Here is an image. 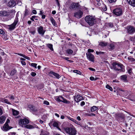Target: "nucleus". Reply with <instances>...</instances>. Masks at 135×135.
Wrapping results in <instances>:
<instances>
[{
	"label": "nucleus",
	"instance_id": "1",
	"mask_svg": "<svg viewBox=\"0 0 135 135\" xmlns=\"http://www.w3.org/2000/svg\"><path fill=\"white\" fill-rule=\"evenodd\" d=\"M15 12V11L13 10L1 11L0 16L2 17L4 20L8 21L13 17Z\"/></svg>",
	"mask_w": 135,
	"mask_h": 135
},
{
	"label": "nucleus",
	"instance_id": "2",
	"mask_svg": "<svg viewBox=\"0 0 135 135\" xmlns=\"http://www.w3.org/2000/svg\"><path fill=\"white\" fill-rule=\"evenodd\" d=\"M113 69L117 71L124 72L125 69L124 66L121 64L117 62H113L112 64Z\"/></svg>",
	"mask_w": 135,
	"mask_h": 135
},
{
	"label": "nucleus",
	"instance_id": "3",
	"mask_svg": "<svg viewBox=\"0 0 135 135\" xmlns=\"http://www.w3.org/2000/svg\"><path fill=\"white\" fill-rule=\"evenodd\" d=\"M85 20L90 25H93L96 22V18L92 16H89L86 17Z\"/></svg>",
	"mask_w": 135,
	"mask_h": 135
},
{
	"label": "nucleus",
	"instance_id": "4",
	"mask_svg": "<svg viewBox=\"0 0 135 135\" xmlns=\"http://www.w3.org/2000/svg\"><path fill=\"white\" fill-rule=\"evenodd\" d=\"M66 133L70 135H75L76 134V131L74 127H67L65 129Z\"/></svg>",
	"mask_w": 135,
	"mask_h": 135
},
{
	"label": "nucleus",
	"instance_id": "5",
	"mask_svg": "<svg viewBox=\"0 0 135 135\" xmlns=\"http://www.w3.org/2000/svg\"><path fill=\"white\" fill-rule=\"evenodd\" d=\"M113 13L117 16H121L123 13L122 9L120 7H117L113 10Z\"/></svg>",
	"mask_w": 135,
	"mask_h": 135
},
{
	"label": "nucleus",
	"instance_id": "6",
	"mask_svg": "<svg viewBox=\"0 0 135 135\" xmlns=\"http://www.w3.org/2000/svg\"><path fill=\"white\" fill-rule=\"evenodd\" d=\"M81 6L78 3H75L73 2L71 4L69 7V9L70 10H76L77 9H80Z\"/></svg>",
	"mask_w": 135,
	"mask_h": 135
},
{
	"label": "nucleus",
	"instance_id": "7",
	"mask_svg": "<svg viewBox=\"0 0 135 135\" xmlns=\"http://www.w3.org/2000/svg\"><path fill=\"white\" fill-rule=\"evenodd\" d=\"M29 120L28 119L26 118L24 119H20L19 124L20 126L22 127H24L25 126L28 124L29 123Z\"/></svg>",
	"mask_w": 135,
	"mask_h": 135
},
{
	"label": "nucleus",
	"instance_id": "8",
	"mask_svg": "<svg viewBox=\"0 0 135 135\" xmlns=\"http://www.w3.org/2000/svg\"><path fill=\"white\" fill-rule=\"evenodd\" d=\"M56 100L57 102H62L64 103L69 104L70 103L69 101H67L66 99L61 95L56 96Z\"/></svg>",
	"mask_w": 135,
	"mask_h": 135
},
{
	"label": "nucleus",
	"instance_id": "9",
	"mask_svg": "<svg viewBox=\"0 0 135 135\" xmlns=\"http://www.w3.org/2000/svg\"><path fill=\"white\" fill-rule=\"evenodd\" d=\"M127 32L129 34H133L135 33V27L133 26H129L127 27Z\"/></svg>",
	"mask_w": 135,
	"mask_h": 135
},
{
	"label": "nucleus",
	"instance_id": "10",
	"mask_svg": "<svg viewBox=\"0 0 135 135\" xmlns=\"http://www.w3.org/2000/svg\"><path fill=\"white\" fill-rule=\"evenodd\" d=\"M86 55L88 60L92 62H94L95 57L92 54L89 52H87Z\"/></svg>",
	"mask_w": 135,
	"mask_h": 135
},
{
	"label": "nucleus",
	"instance_id": "11",
	"mask_svg": "<svg viewBox=\"0 0 135 135\" xmlns=\"http://www.w3.org/2000/svg\"><path fill=\"white\" fill-rule=\"evenodd\" d=\"M28 108L30 109V111L33 114L35 115L36 112V111L37 108L35 106L31 105H28Z\"/></svg>",
	"mask_w": 135,
	"mask_h": 135
},
{
	"label": "nucleus",
	"instance_id": "12",
	"mask_svg": "<svg viewBox=\"0 0 135 135\" xmlns=\"http://www.w3.org/2000/svg\"><path fill=\"white\" fill-rule=\"evenodd\" d=\"M37 30L39 34L43 36L45 32V30L43 29V27L42 26H40L37 27Z\"/></svg>",
	"mask_w": 135,
	"mask_h": 135
},
{
	"label": "nucleus",
	"instance_id": "13",
	"mask_svg": "<svg viewBox=\"0 0 135 135\" xmlns=\"http://www.w3.org/2000/svg\"><path fill=\"white\" fill-rule=\"evenodd\" d=\"M49 75L52 77L56 78L57 79H59L60 78L61 76L58 74L55 73L53 71H50L49 73Z\"/></svg>",
	"mask_w": 135,
	"mask_h": 135
},
{
	"label": "nucleus",
	"instance_id": "14",
	"mask_svg": "<svg viewBox=\"0 0 135 135\" xmlns=\"http://www.w3.org/2000/svg\"><path fill=\"white\" fill-rule=\"evenodd\" d=\"M74 99L75 101L77 103H78L80 101L83 100V98L82 96L77 94L75 95Z\"/></svg>",
	"mask_w": 135,
	"mask_h": 135
},
{
	"label": "nucleus",
	"instance_id": "15",
	"mask_svg": "<svg viewBox=\"0 0 135 135\" xmlns=\"http://www.w3.org/2000/svg\"><path fill=\"white\" fill-rule=\"evenodd\" d=\"M83 14V12L81 11H79L75 13L74 16L75 17L77 18H80L82 17Z\"/></svg>",
	"mask_w": 135,
	"mask_h": 135
},
{
	"label": "nucleus",
	"instance_id": "16",
	"mask_svg": "<svg viewBox=\"0 0 135 135\" xmlns=\"http://www.w3.org/2000/svg\"><path fill=\"white\" fill-rule=\"evenodd\" d=\"M12 128L9 126L7 123H6L3 127L2 130L5 131H7Z\"/></svg>",
	"mask_w": 135,
	"mask_h": 135
},
{
	"label": "nucleus",
	"instance_id": "17",
	"mask_svg": "<svg viewBox=\"0 0 135 135\" xmlns=\"http://www.w3.org/2000/svg\"><path fill=\"white\" fill-rule=\"evenodd\" d=\"M36 111L35 115H37L42 114L44 111V109L41 108L40 109L37 108Z\"/></svg>",
	"mask_w": 135,
	"mask_h": 135
},
{
	"label": "nucleus",
	"instance_id": "18",
	"mask_svg": "<svg viewBox=\"0 0 135 135\" xmlns=\"http://www.w3.org/2000/svg\"><path fill=\"white\" fill-rule=\"evenodd\" d=\"M18 22L17 19L16 18V20H15L14 22L12 24L10 25L9 29L11 30H12L14 29Z\"/></svg>",
	"mask_w": 135,
	"mask_h": 135
},
{
	"label": "nucleus",
	"instance_id": "19",
	"mask_svg": "<svg viewBox=\"0 0 135 135\" xmlns=\"http://www.w3.org/2000/svg\"><path fill=\"white\" fill-rule=\"evenodd\" d=\"M8 4V6L10 7H13L15 6L16 2L13 0H11L9 2Z\"/></svg>",
	"mask_w": 135,
	"mask_h": 135
},
{
	"label": "nucleus",
	"instance_id": "20",
	"mask_svg": "<svg viewBox=\"0 0 135 135\" xmlns=\"http://www.w3.org/2000/svg\"><path fill=\"white\" fill-rule=\"evenodd\" d=\"M128 3L131 6L135 7V0H127Z\"/></svg>",
	"mask_w": 135,
	"mask_h": 135
},
{
	"label": "nucleus",
	"instance_id": "21",
	"mask_svg": "<svg viewBox=\"0 0 135 135\" xmlns=\"http://www.w3.org/2000/svg\"><path fill=\"white\" fill-rule=\"evenodd\" d=\"M52 125V123H49V125L50 126H51ZM52 125L54 127H55L57 128H58L59 124L57 122H54L52 124Z\"/></svg>",
	"mask_w": 135,
	"mask_h": 135
},
{
	"label": "nucleus",
	"instance_id": "22",
	"mask_svg": "<svg viewBox=\"0 0 135 135\" xmlns=\"http://www.w3.org/2000/svg\"><path fill=\"white\" fill-rule=\"evenodd\" d=\"M6 118V117L4 116H1L0 117V123L1 124L3 123L5 121Z\"/></svg>",
	"mask_w": 135,
	"mask_h": 135
},
{
	"label": "nucleus",
	"instance_id": "23",
	"mask_svg": "<svg viewBox=\"0 0 135 135\" xmlns=\"http://www.w3.org/2000/svg\"><path fill=\"white\" fill-rule=\"evenodd\" d=\"M1 100L2 102L5 103L7 104H11V103L8 101V100L7 99L5 98H3L1 99Z\"/></svg>",
	"mask_w": 135,
	"mask_h": 135
},
{
	"label": "nucleus",
	"instance_id": "24",
	"mask_svg": "<svg viewBox=\"0 0 135 135\" xmlns=\"http://www.w3.org/2000/svg\"><path fill=\"white\" fill-rule=\"evenodd\" d=\"M24 127L27 129H33L35 127L32 125H31L30 124L27 125V124H26L25 126Z\"/></svg>",
	"mask_w": 135,
	"mask_h": 135
},
{
	"label": "nucleus",
	"instance_id": "25",
	"mask_svg": "<svg viewBox=\"0 0 135 135\" xmlns=\"http://www.w3.org/2000/svg\"><path fill=\"white\" fill-rule=\"evenodd\" d=\"M67 118L68 119H70V120H71V121H73V122L77 124H79V122L78 121H77L76 120L73 119V118H71L70 117H67Z\"/></svg>",
	"mask_w": 135,
	"mask_h": 135
},
{
	"label": "nucleus",
	"instance_id": "26",
	"mask_svg": "<svg viewBox=\"0 0 135 135\" xmlns=\"http://www.w3.org/2000/svg\"><path fill=\"white\" fill-rule=\"evenodd\" d=\"M12 112L13 115L15 116H17L19 114V112L15 109H12Z\"/></svg>",
	"mask_w": 135,
	"mask_h": 135
},
{
	"label": "nucleus",
	"instance_id": "27",
	"mask_svg": "<svg viewBox=\"0 0 135 135\" xmlns=\"http://www.w3.org/2000/svg\"><path fill=\"white\" fill-rule=\"evenodd\" d=\"M107 42H101L99 43V45L103 47L107 45Z\"/></svg>",
	"mask_w": 135,
	"mask_h": 135
},
{
	"label": "nucleus",
	"instance_id": "28",
	"mask_svg": "<svg viewBox=\"0 0 135 135\" xmlns=\"http://www.w3.org/2000/svg\"><path fill=\"white\" fill-rule=\"evenodd\" d=\"M50 21L53 25L55 26H56L57 25L54 20V19L52 18H51L50 19Z\"/></svg>",
	"mask_w": 135,
	"mask_h": 135
},
{
	"label": "nucleus",
	"instance_id": "29",
	"mask_svg": "<svg viewBox=\"0 0 135 135\" xmlns=\"http://www.w3.org/2000/svg\"><path fill=\"white\" fill-rule=\"evenodd\" d=\"M98 109V107L96 106H94L91 107L90 110L91 112H93L97 110Z\"/></svg>",
	"mask_w": 135,
	"mask_h": 135
},
{
	"label": "nucleus",
	"instance_id": "30",
	"mask_svg": "<svg viewBox=\"0 0 135 135\" xmlns=\"http://www.w3.org/2000/svg\"><path fill=\"white\" fill-rule=\"evenodd\" d=\"M114 46L113 44H111L108 45V48L110 50H112L114 49Z\"/></svg>",
	"mask_w": 135,
	"mask_h": 135
},
{
	"label": "nucleus",
	"instance_id": "31",
	"mask_svg": "<svg viewBox=\"0 0 135 135\" xmlns=\"http://www.w3.org/2000/svg\"><path fill=\"white\" fill-rule=\"evenodd\" d=\"M106 26L110 28H111L113 27V25L112 23H106Z\"/></svg>",
	"mask_w": 135,
	"mask_h": 135
},
{
	"label": "nucleus",
	"instance_id": "32",
	"mask_svg": "<svg viewBox=\"0 0 135 135\" xmlns=\"http://www.w3.org/2000/svg\"><path fill=\"white\" fill-rule=\"evenodd\" d=\"M66 52L69 55H71L73 53V51L70 49H68L66 51Z\"/></svg>",
	"mask_w": 135,
	"mask_h": 135
},
{
	"label": "nucleus",
	"instance_id": "33",
	"mask_svg": "<svg viewBox=\"0 0 135 135\" xmlns=\"http://www.w3.org/2000/svg\"><path fill=\"white\" fill-rule=\"evenodd\" d=\"M6 98H8L11 100H13L14 99V97L13 96L9 95L8 96H7L6 97Z\"/></svg>",
	"mask_w": 135,
	"mask_h": 135
},
{
	"label": "nucleus",
	"instance_id": "34",
	"mask_svg": "<svg viewBox=\"0 0 135 135\" xmlns=\"http://www.w3.org/2000/svg\"><path fill=\"white\" fill-rule=\"evenodd\" d=\"M121 79L125 81L127 79V76L126 75H122L121 76Z\"/></svg>",
	"mask_w": 135,
	"mask_h": 135
},
{
	"label": "nucleus",
	"instance_id": "35",
	"mask_svg": "<svg viewBox=\"0 0 135 135\" xmlns=\"http://www.w3.org/2000/svg\"><path fill=\"white\" fill-rule=\"evenodd\" d=\"M102 9L104 11H106L107 10V7L104 4H103L102 6Z\"/></svg>",
	"mask_w": 135,
	"mask_h": 135
},
{
	"label": "nucleus",
	"instance_id": "36",
	"mask_svg": "<svg viewBox=\"0 0 135 135\" xmlns=\"http://www.w3.org/2000/svg\"><path fill=\"white\" fill-rule=\"evenodd\" d=\"M47 47L49 48L50 50L51 51H53V46L52 44H48L47 45Z\"/></svg>",
	"mask_w": 135,
	"mask_h": 135
},
{
	"label": "nucleus",
	"instance_id": "37",
	"mask_svg": "<svg viewBox=\"0 0 135 135\" xmlns=\"http://www.w3.org/2000/svg\"><path fill=\"white\" fill-rule=\"evenodd\" d=\"M30 14L29 11L27 9H26L25 11L24 15L25 16L28 15Z\"/></svg>",
	"mask_w": 135,
	"mask_h": 135
},
{
	"label": "nucleus",
	"instance_id": "38",
	"mask_svg": "<svg viewBox=\"0 0 135 135\" xmlns=\"http://www.w3.org/2000/svg\"><path fill=\"white\" fill-rule=\"evenodd\" d=\"M37 16H33L31 18V20L32 21H34V19L35 20H37Z\"/></svg>",
	"mask_w": 135,
	"mask_h": 135
},
{
	"label": "nucleus",
	"instance_id": "39",
	"mask_svg": "<svg viewBox=\"0 0 135 135\" xmlns=\"http://www.w3.org/2000/svg\"><path fill=\"white\" fill-rule=\"evenodd\" d=\"M73 72L74 73H77L79 75H81V73L78 70H75L73 71Z\"/></svg>",
	"mask_w": 135,
	"mask_h": 135
},
{
	"label": "nucleus",
	"instance_id": "40",
	"mask_svg": "<svg viewBox=\"0 0 135 135\" xmlns=\"http://www.w3.org/2000/svg\"><path fill=\"white\" fill-rule=\"evenodd\" d=\"M16 72V70L15 69L12 70L11 72L10 73V75L12 76L15 74Z\"/></svg>",
	"mask_w": 135,
	"mask_h": 135
},
{
	"label": "nucleus",
	"instance_id": "41",
	"mask_svg": "<svg viewBox=\"0 0 135 135\" xmlns=\"http://www.w3.org/2000/svg\"><path fill=\"white\" fill-rule=\"evenodd\" d=\"M106 87L107 88L109 89L110 91H112L113 90L112 88L108 84L107 85Z\"/></svg>",
	"mask_w": 135,
	"mask_h": 135
},
{
	"label": "nucleus",
	"instance_id": "42",
	"mask_svg": "<svg viewBox=\"0 0 135 135\" xmlns=\"http://www.w3.org/2000/svg\"><path fill=\"white\" fill-rule=\"evenodd\" d=\"M37 64L36 63H32L31 64V66L35 68H37Z\"/></svg>",
	"mask_w": 135,
	"mask_h": 135
},
{
	"label": "nucleus",
	"instance_id": "43",
	"mask_svg": "<svg viewBox=\"0 0 135 135\" xmlns=\"http://www.w3.org/2000/svg\"><path fill=\"white\" fill-rule=\"evenodd\" d=\"M64 58L66 60L68 61L70 63L72 62H73V61L69 60L68 59H69V57H64Z\"/></svg>",
	"mask_w": 135,
	"mask_h": 135
},
{
	"label": "nucleus",
	"instance_id": "44",
	"mask_svg": "<svg viewBox=\"0 0 135 135\" xmlns=\"http://www.w3.org/2000/svg\"><path fill=\"white\" fill-rule=\"evenodd\" d=\"M43 103L44 104H46L47 105H49L50 104L47 101L44 100V102Z\"/></svg>",
	"mask_w": 135,
	"mask_h": 135
},
{
	"label": "nucleus",
	"instance_id": "45",
	"mask_svg": "<svg viewBox=\"0 0 135 135\" xmlns=\"http://www.w3.org/2000/svg\"><path fill=\"white\" fill-rule=\"evenodd\" d=\"M5 34L4 31L2 29H0V34L4 35Z\"/></svg>",
	"mask_w": 135,
	"mask_h": 135
},
{
	"label": "nucleus",
	"instance_id": "46",
	"mask_svg": "<svg viewBox=\"0 0 135 135\" xmlns=\"http://www.w3.org/2000/svg\"><path fill=\"white\" fill-rule=\"evenodd\" d=\"M104 53L103 52H98V51H96V54L97 55H99L101 54H103Z\"/></svg>",
	"mask_w": 135,
	"mask_h": 135
},
{
	"label": "nucleus",
	"instance_id": "47",
	"mask_svg": "<svg viewBox=\"0 0 135 135\" xmlns=\"http://www.w3.org/2000/svg\"><path fill=\"white\" fill-rule=\"evenodd\" d=\"M31 75L33 76H36V73L34 72H32L31 73Z\"/></svg>",
	"mask_w": 135,
	"mask_h": 135
},
{
	"label": "nucleus",
	"instance_id": "48",
	"mask_svg": "<svg viewBox=\"0 0 135 135\" xmlns=\"http://www.w3.org/2000/svg\"><path fill=\"white\" fill-rule=\"evenodd\" d=\"M94 51V50L92 49H89L88 50V52H89L90 53V52H92Z\"/></svg>",
	"mask_w": 135,
	"mask_h": 135
},
{
	"label": "nucleus",
	"instance_id": "49",
	"mask_svg": "<svg viewBox=\"0 0 135 135\" xmlns=\"http://www.w3.org/2000/svg\"><path fill=\"white\" fill-rule=\"evenodd\" d=\"M88 68L89 70L92 71H95V69H93L91 68Z\"/></svg>",
	"mask_w": 135,
	"mask_h": 135
},
{
	"label": "nucleus",
	"instance_id": "50",
	"mask_svg": "<svg viewBox=\"0 0 135 135\" xmlns=\"http://www.w3.org/2000/svg\"><path fill=\"white\" fill-rule=\"evenodd\" d=\"M117 0H109V1L110 3H112L113 2H115Z\"/></svg>",
	"mask_w": 135,
	"mask_h": 135
},
{
	"label": "nucleus",
	"instance_id": "51",
	"mask_svg": "<svg viewBox=\"0 0 135 135\" xmlns=\"http://www.w3.org/2000/svg\"><path fill=\"white\" fill-rule=\"evenodd\" d=\"M23 57L28 60H30V58L29 57L27 56H25V55H24Z\"/></svg>",
	"mask_w": 135,
	"mask_h": 135
},
{
	"label": "nucleus",
	"instance_id": "52",
	"mask_svg": "<svg viewBox=\"0 0 135 135\" xmlns=\"http://www.w3.org/2000/svg\"><path fill=\"white\" fill-rule=\"evenodd\" d=\"M18 12H17V13L16 15V17L15 18V20H16V18L17 19V21L18 22Z\"/></svg>",
	"mask_w": 135,
	"mask_h": 135
},
{
	"label": "nucleus",
	"instance_id": "53",
	"mask_svg": "<svg viewBox=\"0 0 135 135\" xmlns=\"http://www.w3.org/2000/svg\"><path fill=\"white\" fill-rule=\"evenodd\" d=\"M85 104V103L84 101H82L80 104V105L82 106Z\"/></svg>",
	"mask_w": 135,
	"mask_h": 135
},
{
	"label": "nucleus",
	"instance_id": "54",
	"mask_svg": "<svg viewBox=\"0 0 135 135\" xmlns=\"http://www.w3.org/2000/svg\"><path fill=\"white\" fill-rule=\"evenodd\" d=\"M21 63L22 65H26V62L24 61H22Z\"/></svg>",
	"mask_w": 135,
	"mask_h": 135
},
{
	"label": "nucleus",
	"instance_id": "55",
	"mask_svg": "<svg viewBox=\"0 0 135 135\" xmlns=\"http://www.w3.org/2000/svg\"><path fill=\"white\" fill-rule=\"evenodd\" d=\"M3 113V112L2 109L0 108V115H2Z\"/></svg>",
	"mask_w": 135,
	"mask_h": 135
},
{
	"label": "nucleus",
	"instance_id": "56",
	"mask_svg": "<svg viewBox=\"0 0 135 135\" xmlns=\"http://www.w3.org/2000/svg\"><path fill=\"white\" fill-rule=\"evenodd\" d=\"M37 121L41 123V124H42L43 123V122H44L42 120H40V119H39V120H37Z\"/></svg>",
	"mask_w": 135,
	"mask_h": 135
},
{
	"label": "nucleus",
	"instance_id": "57",
	"mask_svg": "<svg viewBox=\"0 0 135 135\" xmlns=\"http://www.w3.org/2000/svg\"><path fill=\"white\" fill-rule=\"evenodd\" d=\"M16 1L17 2V4H21L20 3H21V2L20 1V0H16Z\"/></svg>",
	"mask_w": 135,
	"mask_h": 135
},
{
	"label": "nucleus",
	"instance_id": "58",
	"mask_svg": "<svg viewBox=\"0 0 135 135\" xmlns=\"http://www.w3.org/2000/svg\"><path fill=\"white\" fill-rule=\"evenodd\" d=\"M16 54L18 55H19L20 56H22L23 57H24L25 55H24L23 54H20V53H16Z\"/></svg>",
	"mask_w": 135,
	"mask_h": 135
},
{
	"label": "nucleus",
	"instance_id": "59",
	"mask_svg": "<svg viewBox=\"0 0 135 135\" xmlns=\"http://www.w3.org/2000/svg\"><path fill=\"white\" fill-rule=\"evenodd\" d=\"M32 12L33 14H36L37 13L36 11V10H33L32 11Z\"/></svg>",
	"mask_w": 135,
	"mask_h": 135
},
{
	"label": "nucleus",
	"instance_id": "60",
	"mask_svg": "<svg viewBox=\"0 0 135 135\" xmlns=\"http://www.w3.org/2000/svg\"><path fill=\"white\" fill-rule=\"evenodd\" d=\"M90 80L93 81L94 80V78L93 77H91L90 78Z\"/></svg>",
	"mask_w": 135,
	"mask_h": 135
},
{
	"label": "nucleus",
	"instance_id": "61",
	"mask_svg": "<svg viewBox=\"0 0 135 135\" xmlns=\"http://www.w3.org/2000/svg\"><path fill=\"white\" fill-rule=\"evenodd\" d=\"M46 16L45 15H42V17L41 18L42 19H45V18Z\"/></svg>",
	"mask_w": 135,
	"mask_h": 135
},
{
	"label": "nucleus",
	"instance_id": "62",
	"mask_svg": "<svg viewBox=\"0 0 135 135\" xmlns=\"http://www.w3.org/2000/svg\"><path fill=\"white\" fill-rule=\"evenodd\" d=\"M128 71L129 73H130L132 71L131 69V68H130L129 69H128Z\"/></svg>",
	"mask_w": 135,
	"mask_h": 135
},
{
	"label": "nucleus",
	"instance_id": "63",
	"mask_svg": "<svg viewBox=\"0 0 135 135\" xmlns=\"http://www.w3.org/2000/svg\"><path fill=\"white\" fill-rule=\"evenodd\" d=\"M56 11H55L54 10L52 11V14L53 15H55L56 14Z\"/></svg>",
	"mask_w": 135,
	"mask_h": 135
},
{
	"label": "nucleus",
	"instance_id": "64",
	"mask_svg": "<svg viewBox=\"0 0 135 135\" xmlns=\"http://www.w3.org/2000/svg\"><path fill=\"white\" fill-rule=\"evenodd\" d=\"M77 119L79 120H81V118L79 116H78L77 117Z\"/></svg>",
	"mask_w": 135,
	"mask_h": 135
}]
</instances>
